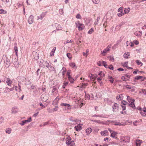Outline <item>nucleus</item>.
Masks as SVG:
<instances>
[{
  "label": "nucleus",
  "mask_w": 146,
  "mask_h": 146,
  "mask_svg": "<svg viewBox=\"0 0 146 146\" xmlns=\"http://www.w3.org/2000/svg\"><path fill=\"white\" fill-rule=\"evenodd\" d=\"M112 108L113 112H117L118 110L119 105L116 103H115L113 105Z\"/></svg>",
  "instance_id": "1"
},
{
  "label": "nucleus",
  "mask_w": 146,
  "mask_h": 146,
  "mask_svg": "<svg viewBox=\"0 0 146 146\" xmlns=\"http://www.w3.org/2000/svg\"><path fill=\"white\" fill-rule=\"evenodd\" d=\"M31 117H30L27 120L22 121H21V122L20 123V124L22 126H23L27 123L30 122L31 121Z\"/></svg>",
  "instance_id": "2"
},
{
  "label": "nucleus",
  "mask_w": 146,
  "mask_h": 146,
  "mask_svg": "<svg viewBox=\"0 0 146 146\" xmlns=\"http://www.w3.org/2000/svg\"><path fill=\"white\" fill-rule=\"evenodd\" d=\"M130 78V76H129L125 74V76H122L121 79L123 81H126L129 80Z\"/></svg>",
  "instance_id": "3"
},
{
  "label": "nucleus",
  "mask_w": 146,
  "mask_h": 146,
  "mask_svg": "<svg viewBox=\"0 0 146 146\" xmlns=\"http://www.w3.org/2000/svg\"><path fill=\"white\" fill-rule=\"evenodd\" d=\"M33 58L37 60L39 58V54L36 52H33Z\"/></svg>",
  "instance_id": "4"
},
{
  "label": "nucleus",
  "mask_w": 146,
  "mask_h": 146,
  "mask_svg": "<svg viewBox=\"0 0 146 146\" xmlns=\"http://www.w3.org/2000/svg\"><path fill=\"white\" fill-rule=\"evenodd\" d=\"M34 16L32 15H31L29 18L28 19V22L30 24H32L34 21Z\"/></svg>",
  "instance_id": "5"
},
{
  "label": "nucleus",
  "mask_w": 146,
  "mask_h": 146,
  "mask_svg": "<svg viewBox=\"0 0 146 146\" xmlns=\"http://www.w3.org/2000/svg\"><path fill=\"white\" fill-rule=\"evenodd\" d=\"M18 111V108L16 106L13 107L11 110V113L13 114L17 113Z\"/></svg>",
  "instance_id": "6"
},
{
  "label": "nucleus",
  "mask_w": 146,
  "mask_h": 146,
  "mask_svg": "<svg viewBox=\"0 0 146 146\" xmlns=\"http://www.w3.org/2000/svg\"><path fill=\"white\" fill-rule=\"evenodd\" d=\"M81 125H82V124H79L74 127V129L77 131H79L82 129V127L81 126Z\"/></svg>",
  "instance_id": "7"
},
{
  "label": "nucleus",
  "mask_w": 146,
  "mask_h": 146,
  "mask_svg": "<svg viewBox=\"0 0 146 146\" xmlns=\"http://www.w3.org/2000/svg\"><path fill=\"white\" fill-rule=\"evenodd\" d=\"M47 13V12H42L40 15L38 17V19L42 20L43 18L45 16Z\"/></svg>",
  "instance_id": "8"
},
{
  "label": "nucleus",
  "mask_w": 146,
  "mask_h": 146,
  "mask_svg": "<svg viewBox=\"0 0 146 146\" xmlns=\"http://www.w3.org/2000/svg\"><path fill=\"white\" fill-rule=\"evenodd\" d=\"M66 68L65 67H63L62 69L60 71V72H61L62 73L63 78H64V76L65 75V74L66 72Z\"/></svg>",
  "instance_id": "9"
},
{
  "label": "nucleus",
  "mask_w": 146,
  "mask_h": 146,
  "mask_svg": "<svg viewBox=\"0 0 146 146\" xmlns=\"http://www.w3.org/2000/svg\"><path fill=\"white\" fill-rule=\"evenodd\" d=\"M5 65L7 67H9L10 65V62L9 60L7 59L5 61Z\"/></svg>",
  "instance_id": "10"
},
{
  "label": "nucleus",
  "mask_w": 146,
  "mask_h": 146,
  "mask_svg": "<svg viewBox=\"0 0 146 146\" xmlns=\"http://www.w3.org/2000/svg\"><path fill=\"white\" fill-rule=\"evenodd\" d=\"M127 100H128L129 102L131 103H134L135 102V100L131 98L130 96H128L127 97Z\"/></svg>",
  "instance_id": "11"
},
{
  "label": "nucleus",
  "mask_w": 146,
  "mask_h": 146,
  "mask_svg": "<svg viewBox=\"0 0 146 146\" xmlns=\"http://www.w3.org/2000/svg\"><path fill=\"white\" fill-rule=\"evenodd\" d=\"M12 82L9 78H7V79L6 83L9 86H11Z\"/></svg>",
  "instance_id": "12"
},
{
  "label": "nucleus",
  "mask_w": 146,
  "mask_h": 146,
  "mask_svg": "<svg viewBox=\"0 0 146 146\" xmlns=\"http://www.w3.org/2000/svg\"><path fill=\"white\" fill-rule=\"evenodd\" d=\"M108 131L107 130H105L101 132V134L102 136H107L108 135Z\"/></svg>",
  "instance_id": "13"
},
{
  "label": "nucleus",
  "mask_w": 146,
  "mask_h": 146,
  "mask_svg": "<svg viewBox=\"0 0 146 146\" xmlns=\"http://www.w3.org/2000/svg\"><path fill=\"white\" fill-rule=\"evenodd\" d=\"M77 27L79 31H81L84 29V28L85 27V26L83 24H80V25L78 26Z\"/></svg>",
  "instance_id": "14"
},
{
  "label": "nucleus",
  "mask_w": 146,
  "mask_h": 146,
  "mask_svg": "<svg viewBox=\"0 0 146 146\" xmlns=\"http://www.w3.org/2000/svg\"><path fill=\"white\" fill-rule=\"evenodd\" d=\"M18 87L17 86H15L14 87V89H15L16 91H18L19 92H20L21 90V87L19 84H18Z\"/></svg>",
  "instance_id": "15"
},
{
  "label": "nucleus",
  "mask_w": 146,
  "mask_h": 146,
  "mask_svg": "<svg viewBox=\"0 0 146 146\" xmlns=\"http://www.w3.org/2000/svg\"><path fill=\"white\" fill-rule=\"evenodd\" d=\"M123 96L122 94L118 95L116 97V99L119 100H121L123 99Z\"/></svg>",
  "instance_id": "16"
},
{
  "label": "nucleus",
  "mask_w": 146,
  "mask_h": 146,
  "mask_svg": "<svg viewBox=\"0 0 146 146\" xmlns=\"http://www.w3.org/2000/svg\"><path fill=\"white\" fill-rule=\"evenodd\" d=\"M59 100V98L58 97H57L53 101V104H54V103L55 105H57L58 103V102Z\"/></svg>",
  "instance_id": "17"
},
{
  "label": "nucleus",
  "mask_w": 146,
  "mask_h": 146,
  "mask_svg": "<svg viewBox=\"0 0 146 146\" xmlns=\"http://www.w3.org/2000/svg\"><path fill=\"white\" fill-rule=\"evenodd\" d=\"M142 32L141 31H137L135 33V35H136L138 37H140L142 35Z\"/></svg>",
  "instance_id": "18"
},
{
  "label": "nucleus",
  "mask_w": 146,
  "mask_h": 146,
  "mask_svg": "<svg viewBox=\"0 0 146 146\" xmlns=\"http://www.w3.org/2000/svg\"><path fill=\"white\" fill-rule=\"evenodd\" d=\"M92 129L90 128H88L86 130V133L87 135H88L90 134L92 132Z\"/></svg>",
  "instance_id": "19"
},
{
  "label": "nucleus",
  "mask_w": 146,
  "mask_h": 146,
  "mask_svg": "<svg viewBox=\"0 0 146 146\" xmlns=\"http://www.w3.org/2000/svg\"><path fill=\"white\" fill-rule=\"evenodd\" d=\"M61 105L62 106H65V107H68L67 108L68 109L69 108L68 107L70 106V104L66 103H62L61 104Z\"/></svg>",
  "instance_id": "20"
},
{
  "label": "nucleus",
  "mask_w": 146,
  "mask_h": 146,
  "mask_svg": "<svg viewBox=\"0 0 146 146\" xmlns=\"http://www.w3.org/2000/svg\"><path fill=\"white\" fill-rule=\"evenodd\" d=\"M130 10V9L129 8H125L124 9V14H127L129 13Z\"/></svg>",
  "instance_id": "21"
},
{
  "label": "nucleus",
  "mask_w": 146,
  "mask_h": 146,
  "mask_svg": "<svg viewBox=\"0 0 146 146\" xmlns=\"http://www.w3.org/2000/svg\"><path fill=\"white\" fill-rule=\"evenodd\" d=\"M117 133L115 131H113V132L111 133V136L113 138H114L115 137V135Z\"/></svg>",
  "instance_id": "22"
},
{
  "label": "nucleus",
  "mask_w": 146,
  "mask_h": 146,
  "mask_svg": "<svg viewBox=\"0 0 146 146\" xmlns=\"http://www.w3.org/2000/svg\"><path fill=\"white\" fill-rule=\"evenodd\" d=\"M129 106L131 107L133 109H136L135 105L134 103H130V104H129Z\"/></svg>",
  "instance_id": "23"
},
{
  "label": "nucleus",
  "mask_w": 146,
  "mask_h": 146,
  "mask_svg": "<svg viewBox=\"0 0 146 146\" xmlns=\"http://www.w3.org/2000/svg\"><path fill=\"white\" fill-rule=\"evenodd\" d=\"M70 66L72 68H74L76 67V65L75 63L73 62H71L69 64Z\"/></svg>",
  "instance_id": "24"
},
{
  "label": "nucleus",
  "mask_w": 146,
  "mask_h": 146,
  "mask_svg": "<svg viewBox=\"0 0 146 146\" xmlns=\"http://www.w3.org/2000/svg\"><path fill=\"white\" fill-rule=\"evenodd\" d=\"M69 80L71 83H74V79L71 76L68 77Z\"/></svg>",
  "instance_id": "25"
},
{
  "label": "nucleus",
  "mask_w": 146,
  "mask_h": 146,
  "mask_svg": "<svg viewBox=\"0 0 146 146\" xmlns=\"http://www.w3.org/2000/svg\"><path fill=\"white\" fill-rule=\"evenodd\" d=\"M98 75L99 76L101 77H102V78L104 77L105 75L104 73L101 71L99 72Z\"/></svg>",
  "instance_id": "26"
},
{
  "label": "nucleus",
  "mask_w": 146,
  "mask_h": 146,
  "mask_svg": "<svg viewBox=\"0 0 146 146\" xmlns=\"http://www.w3.org/2000/svg\"><path fill=\"white\" fill-rule=\"evenodd\" d=\"M142 78V76H136L134 78V80H135L134 81H135V80H139V79H141V78Z\"/></svg>",
  "instance_id": "27"
},
{
  "label": "nucleus",
  "mask_w": 146,
  "mask_h": 146,
  "mask_svg": "<svg viewBox=\"0 0 146 146\" xmlns=\"http://www.w3.org/2000/svg\"><path fill=\"white\" fill-rule=\"evenodd\" d=\"M11 128H7L6 129L5 131L6 133L8 134H10L11 133Z\"/></svg>",
  "instance_id": "28"
},
{
  "label": "nucleus",
  "mask_w": 146,
  "mask_h": 146,
  "mask_svg": "<svg viewBox=\"0 0 146 146\" xmlns=\"http://www.w3.org/2000/svg\"><path fill=\"white\" fill-rule=\"evenodd\" d=\"M141 143V141L140 140H137L136 145L137 146H139Z\"/></svg>",
  "instance_id": "29"
},
{
  "label": "nucleus",
  "mask_w": 146,
  "mask_h": 146,
  "mask_svg": "<svg viewBox=\"0 0 146 146\" xmlns=\"http://www.w3.org/2000/svg\"><path fill=\"white\" fill-rule=\"evenodd\" d=\"M44 63L47 68H49L50 67V65H49V63L46 61H44Z\"/></svg>",
  "instance_id": "30"
},
{
  "label": "nucleus",
  "mask_w": 146,
  "mask_h": 146,
  "mask_svg": "<svg viewBox=\"0 0 146 146\" xmlns=\"http://www.w3.org/2000/svg\"><path fill=\"white\" fill-rule=\"evenodd\" d=\"M14 50H15V53L16 56H18V48L17 46H15V47Z\"/></svg>",
  "instance_id": "31"
},
{
  "label": "nucleus",
  "mask_w": 146,
  "mask_h": 146,
  "mask_svg": "<svg viewBox=\"0 0 146 146\" xmlns=\"http://www.w3.org/2000/svg\"><path fill=\"white\" fill-rule=\"evenodd\" d=\"M84 20L85 21L86 25H88L90 23V20L87 19L86 18V19H84Z\"/></svg>",
  "instance_id": "32"
},
{
  "label": "nucleus",
  "mask_w": 146,
  "mask_h": 146,
  "mask_svg": "<svg viewBox=\"0 0 146 146\" xmlns=\"http://www.w3.org/2000/svg\"><path fill=\"white\" fill-rule=\"evenodd\" d=\"M109 78L110 80H109V81L111 83H113V79H114L112 77V76H109Z\"/></svg>",
  "instance_id": "33"
},
{
  "label": "nucleus",
  "mask_w": 146,
  "mask_h": 146,
  "mask_svg": "<svg viewBox=\"0 0 146 146\" xmlns=\"http://www.w3.org/2000/svg\"><path fill=\"white\" fill-rule=\"evenodd\" d=\"M136 62L138 65H140L141 66L143 65V63L141 62L139 60H136Z\"/></svg>",
  "instance_id": "34"
},
{
  "label": "nucleus",
  "mask_w": 146,
  "mask_h": 146,
  "mask_svg": "<svg viewBox=\"0 0 146 146\" xmlns=\"http://www.w3.org/2000/svg\"><path fill=\"white\" fill-rule=\"evenodd\" d=\"M127 53H125L123 54V56L124 58H128V57L129 56V54L128 55V52H127Z\"/></svg>",
  "instance_id": "35"
},
{
  "label": "nucleus",
  "mask_w": 146,
  "mask_h": 146,
  "mask_svg": "<svg viewBox=\"0 0 146 146\" xmlns=\"http://www.w3.org/2000/svg\"><path fill=\"white\" fill-rule=\"evenodd\" d=\"M107 68H108L109 69L113 70V67L111 64L110 65V66L108 65L107 66Z\"/></svg>",
  "instance_id": "36"
},
{
  "label": "nucleus",
  "mask_w": 146,
  "mask_h": 146,
  "mask_svg": "<svg viewBox=\"0 0 146 146\" xmlns=\"http://www.w3.org/2000/svg\"><path fill=\"white\" fill-rule=\"evenodd\" d=\"M94 32V29L93 28H91L88 32V34H92L93 32Z\"/></svg>",
  "instance_id": "37"
},
{
  "label": "nucleus",
  "mask_w": 146,
  "mask_h": 146,
  "mask_svg": "<svg viewBox=\"0 0 146 146\" xmlns=\"http://www.w3.org/2000/svg\"><path fill=\"white\" fill-rule=\"evenodd\" d=\"M107 51V48L105 49L104 50L101 51V54H102L103 56H104L105 55L104 54Z\"/></svg>",
  "instance_id": "38"
},
{
  "label": "nucleus",
  "mask_w": 146,
  "mask_h": 146,
  "mask_svg": "<svg viewBox=\"0 0 146 146\" xmlns=\"http://www.w3.org/2000/svg\"><path fill=\"white\" fill-rule=\"evenodd\" d=\"M111 122L115 123L114 124V125H121V123L119 122L113 121H111Z\"/></svg>",
  "instance_id": "39"
},
{
  "label": "nucleus",
  "mask_w": 146,
  "mask_h": 146,
  "mask_svg": "<svg viewBox=\"0 0 146 146\" xmlns=\"http://www.w3.org/2000/svg\"><path fill=\"white\" fill-rule=\"evenodd\" d=\"M102 64L106 68H107V66L108 65H107L106 62L104 61H102Z\"/></svg>",
  "instance_id": "40"
},
{
  "label": "nucleus",
  "mask_w": 146,
  "mask_h": 146,
  "mask_svg": "<svg viewBox=\"0 0 146 146\" xmlns=\"http://www.w3.org/2000/svg\"><path fill=\"white\" fill-rule=\"evenodd\" d=\"M66 56L70 59H71L72 58L70 53H67Z\"/></svg>",
  "instance_id": "41"
},
{
  "label": "nucleus",
  "mask_w": 146,
  "mask_h": 146,
  "mask_svg": "<svg viewBox=\"0 0 146 146\" xmlns=\"http://www.w3.org/2000/svg\"><path fill=\"white\" fill-rule=\"evenodd\" d=\"M71 72V70H68L67 72L66 73V75L68 77L71 76L70 75V74Z\"/></svg>",
  "instance_id": "42"
},
{
  "label": "nucleus",
  "mask_w": 146,
  "mask_h": 146,
  "mask_svg": "<svg viewBox=\"0 0 146 146\" xmlns=\"http://www.w3.org/2000/svg\"><path fill=\"white\" fill-rule=\"evenodd\" d=\"M92 1L93 3L95 4H98L100 1V0H92Z\"/></svg>",
  "instance_id": "43"
},
{
  "label": "nucleus",
  "mask_w": 146,
  "mask_h": 146,
  "mask_svg": "<svg viewBox=\"0 0 146 146\" xmlns=\"http://www.w3.org/2000/svg\"><path fill=\"white\" fill-rule=\"evenodd\" d=\"M66 144L68 146L70 145L71 144V141L67 140L66 142Z\"/></svg>",
  "instance_id": "44"
},
{
  "label": "nucleus",
  "mask_w": 146,
  "mask_h": 146,
  "mask_svg": "<svg viewBox=\"0 0 146 146\" xmlns=\"http://www.w3.org/2000/svg\"><path fill=\"white\" fill-rule=\"evenodd\" d=\"M6 13V11H4L3 9L0 10V14H5Z\"/></svg>",
  "instance_id": "45"
},
{
  "label": "nucleus",
  "mask_w": 146,
  "mask_h": 146,
  "mask_svg": "<svg viewBox=\"0 0 146 146\" xmlns=\"http://www.w3.org/2000/svg\"><path fill=\"white\" fill-rule=\"evenodd\" d=\"M9 88L7 87H6L4 89V92L7 93L9 92Z\"/></svg>",
  "instance_id": "46"
},
{
  "label": "nucleus",
  "mask_w": 146,
  "mask_h": 146,
  "mask_svg": "<svg viewBox=\"0 0 146 146\" xmlns=\"http://www.w3.org/2000/svg\"><path fill=\"white\" fill-rule=\"evenodd\" d=\"M124 14V13H123V12H120L119 13H118L117 15L119 17H120L123 15Z\"/></svg>",
  "instance_id": "47"
},
{
  "label": "nucleus",
  "mask_w": 146,
  "mask_h": 146,
  "mask_svg": "<svg viewBox=\"0 0 146 146\" xmlns=\"http://www.w3.org/2000/svg\"><path fill=\"white\" fill-rule=\"evenodd\" d=\"M132 86L129 85H127L125 86V88L127 89H130Z\"/></svg>",
  "instance_id": "48"
},
{
  "label": "nucleus",
  "mask_w": 146,
  "mask_h": 146,
  "mask_svg": "<svg viewBox=\"0 0 146 146\" xmlns=\"http://www.w3.org/2000/svg\"><path fill=\"white\" fill-rule=\"evenodd\" d=\"M98 75L97 74H93L92 78V80H95L98 77Z\"/></svg>",
  "instance_id": "49"
},
{
  "label": "nucleus",
  "mask_w": 146,
  "mask_h": 146,
  "mask_svg": "<svg viewBox=\"0 0 146 146\" xmlns=\"http://www.w3.org/2000/svg\"><path fill=\"white\" fill-rule=\"evenodd\" d=\"M40 69L38 68L37 69L36 72V74L37 76H38L39 75L40 73H41V72H40Z\"/></svg>",
  "instance_id": "50"
},
{
  "label": "nucleus",
  "mask_w": 146,
  "mask_h": 146,
  "mask_svg": "<svg viewBox=\"0 0 146 146\" xmlns=\"http://www.w3.org/2000/svg\"><path fill=\"white\" fill-rule=\"evenodd\" d=\"M130 91L131 92H133L135 90V87L133 86H132V87H131V88L130 89Z\"/></svg>",
  "instance_id": "51"
},
{
  "label": "nucleus",
  "mask_w": 146,
  "mask_h": 146,
  "mask_svg": "<svg viewBox=\"0 0 146 146\" xmlns=\"http://www.w3.org/2000/svg\"><path fill=\"white\" fill-rule=\"evenodd\" d=\"M123 7H121L119 8L118 10V11L119 12H123Z\"/></svg>",
  "instance_id": "52"
},
{
  "label": "nucleus",
  "mask_w": 146,
  "mask_h": 146,
  "mask_svg": "<svg viewBox=\"0 0 146 146\" xmlns=\"http://www.w3.org/2000/svg\"><path fill=\"white\" fill-rule=\"evenodd\" d=\"M50 68L49 69L50 70V71H54L55 70V68L53 66H51V65H50Z\"/></svg>",
  "instance_id": "53"
},
{
  "label": "nucleus",
  "mask_w": 146,
  "mask_h": 146,
  "mask_svg": "<svg viewBox=\"0 0 146 146\" xmlns=\"http://www.w3.org/2000/svg\"><path fill=\"white\" fill-rule=\"evenodd\" d=\"M4 118L2 117H0V124L3 123L4 122Z\"/></svg>",
  "instance_id": "54"
},
{
  "label": "nucleus",
  "mask_w": 146,
  "mask_h": 146,
  "mask_svg": "<svg viewBox=\"0 0 146 146\" xmlns=\"http://www.w3.org/2000/svg\"><path fill=\"white\" fill-rule=\"evenodd\" d=\"M58 26V28H57V27H56V29L57 30H62V28L60 26V25H58V24H57L56 26Z\"/></svg>",
  "instance_id": "55"
},
{
  "label": "nucleus",
  "mask_w": 146,
  "mask_h": 146,
  "mask_svg": "<svg viewBox=\"0 0 146 146\" xmlns=\"http://www.w3.org/2000/svg\"><path fill=\"white\" fill-rule=\"evenodd\" d=\"M76 25V27H77L78 26L80 25V24H82V23H81L80 21H77V22L75 23Z\"/></svg>",
  "instance_id": "56"
},
{
  "label": "nucleus",
  "mask_w": 146,
  "mask_h": 146,
  "mask_svg": "<svg viewBox=\"0 0 146 146\" xmlns=\"http://www.w3.org/2000/svg\"><path fill=\"white\" fill-rule=\"evenodd\" d=\"M100 19V18L99 17H98L97 18V21H96L95 23H94V24L95 25H97L98 24V21Z\"/></svg>",
  "instance_id": "57"
},
{
  "label": "nucleus",
  "mask_w": 146,
  "mask_h": 146,
  "mask_svg": "<svg viewBox=\"0 0 146 146\" xmlns=\"http://www.w3.org/2000/svg\"><path fill=\"white\" fill-rule=\"evenodd\" d=\"M128 62H125V63L123 65V66L126 67L127 68L128 67Z\"/></svg>",
  "instance_id": "58"
},
{
  "label": "nucleus",
  "mask_w": 146,
  "mask_h": 146,
  "mask_svg": "<svg viewBox=\"0 0 146 146\" xmlns=\"http://www.w3.org/2000/svg\"><path fill=\"white\" fill-rule=\"evenodd\" d=\"M140 5L141 8L142 9H144L146 5L145 4H142Z\"/></svg>",
  "instance_id": "59"
},
{
  "label": "nucleus",
  "mask_w": 146,
  "mask_h": 146,
  "mask_svg": "<svg viewBox=\"0 0 146 146\" xmlns=\"http://www.w3.org/2000/svg\"><path fill=\"white\" fill-rule=\"evenodd\" d=\"M76 17L78 19H81V17L79 14H78L76 15Z\"/></svg>",
  "instance_id": "60"
},
{
  "label": "nucleus",
  "mask_w": 146,
  "mask_h": 146,
  "mask_svg": "<svg viewBox=\"0 0 146 146\" xmlns=\"http://www.w3.org/2000/svg\"><path fill=\"white\" fill-rule=\"evenodd\" d=\"M133 42L136 45H138L139 44V42L137 40H134L133 41Z\"/></svg>",
  "instance_id": "61"
},
{
  "label": "nucleus",
  "mask_w": 146,
  "mask_h": 146,
  "mask_svg": "<svg viewBox=\"0 0 146 146\" xmlns=\"http://www.w3.org/2000/svg\"><path fill=\"white\" fill-rule=\"evenodd\" d=\"M121 103H122V104L123 105H126L127 103V102L125 101V100H123L122 101V102H121Z\"/></svg>",
  "instance_id": "62"
},
{
  "label": "nucleus",
  "mask_w": 146,
  "mask_h": 146,
  "mask_svg": "<svg viewBox=\"0 0 146 146\" xmlns=\"http://www.w3.org/2000/svg\"><path fill=\"white\" fill-rule=\"evenodd\" d=\"M59 12L60 13V14L62 15L63 14V10H62V9H59Z\"/></svg>",
  "instance_id": "63"
},
{
  "label": "nucleus",
  "mask_w": 146,
  "mask_h": 146,
  "mask_svg": "<svg viewBox=\"0 0 146 146\" xmlns=\"http://www.w3.org/2000/svg\"><path fill=\"white\" fill-rule=\"evenodd\" d=\"M121 107H122V109L123 111H124V110H125V109H126V107H125V105H121Z\"/></svg>",
  "instance_id": "64"
}]
</instances>
